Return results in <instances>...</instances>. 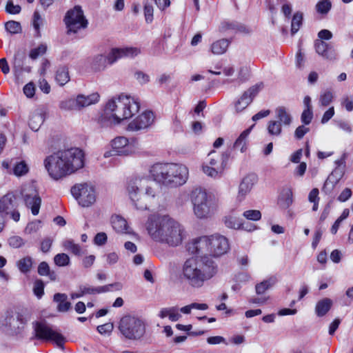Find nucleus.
I'll return each mask as SVG.
<instances>
[{
  "instance_id": "f257e3e1",
  "label": "nucleus",
  "mask_w": 353,
  "mask_h": 353,
  "mask_svg": "<svg viewBox=\"0 0 353 353\" xmlns=\"http://www.w3.org/2000/svg\"><path fill=\"white\" fill-rule=\"evenodd\" d=\"M44 165L50 177L58 180L83 168V153L77 148L58 151L45 159Z\"/></svg>"
},
{
  "instance_id": "f03ea898",
  "label": "nucleus",
  "mask_w": 353,
  "mask_h": 353,
  "mask_svg": "<svg viewBox=\"0 0 353 353\" xmlns=\"http://www.w3.org/2000/svg\"><path fill=\"white\" fill-rule=\"evenodd\" d=\"M146 229L155 241L171 246H177L182 241L181 225L168 215H150L146 222Z\"/></svg>"
},
{
  "instance_id": "7ed1b4c3",
  "label": "nucleus",
  "mask_w": 353,
  "mask_h": 353,
  "mask_svg": "<svg viewBox=\"0 0 353 353\" xmlns=\"http://www.w3.org/2000/svg\"><path fill=\"white\" fill-rule=\"evenodd\" d=\"M217 271V265L206 254L190 258L185 261L183 266L184 278L188 284L194 288L203 286L204 282L212 279Z\"/></svg>"
},
{
  "instance_id": "20e7f679",
  "label": "nucleus",
  "mask_w": 353,
  "mask_h": 353,
  "mask_svg": "<svg viewBox=\"0 0 353 353\" xmlns=\"http://www.w3.org/2000/svg\"><path fill=\"white\" fill-rule=\"evenodd\" d=\"M150 172L155 181L170 188L183 185L188 177L187 167L176 163H156Z\"/></svg>"
},
{
  "instance_id": "39448f33",
  "label": "nucleus",
  "mask_w": 353,
  "mask_h": 353,
  "mask_svg": "<svg viewBox=\"0 0 353 353\" xmlns=\"http://www.w3.org/2000/svg\"><path fill=\"white\" fill-rule=\"evenodd\" d=\"M128 192L131 201L138 210H148V204L154 199L157 190L147 179L136 178L129 181Z\"/></svg>"
},
{
  "instance_id": "423d86ee",
  "label": "nucleus",
  "mask_w": 353,
  "mask_h": 353,
  "mask_svg": "<svg viewBox=\"0 0 353 353\" xmlns=\"http://www.w3.org/2000/svg\"><path fill=\"white\" fill-rule=\"evenodd\" d=\"M229 248L227 238L222 235L213 234L210 236H203L195 239L188 250L196 255L203 254L205 250L211 256L219 257L225 254Z\"/></svg>"
},
{
  "instance_id": "0eeeda50",
  "label": "nucleus",
  "mask_w": 353,
  "mask_h": 353,
  "mask_svg": "<svg viewBox=\"0 0 353 353\" xmlns=\"http://www.w3.org/2000/svg\"><path fill=\"white\" fill-rule=\"evenodd\" d=\"M119 330L126 339L139 341L145 334L146 323L141 316L127 314L120 319Z\"/></svg>"
},
{
  "instance_id": "6e6552de",
  "label": "nucleus",
  "mask_w": 353,
  "mask_h": 353,
  "mask_svg": "<svg viewBox=\"0 0 353 353\" xmlns=\"http://www.w3.org/2000/svg\"><path fill=\"white\" fill-rule=\"evenodd\" d=\"M27 324V320L19 312L7 311L0 319V330L7 336L21 335Z\"/></svg>"
},
{
  "instance_id": "1a4fd4ad",
  "label": "nucleus",
  "mask_w": 353,
  "mask_h": 353,
  "mask_svg": "<svg viewBox=\"0 0 353 353\" xmlns=\"http://www.w3.org/2000/svg\"><path fill=\"white\" fill-rule=\"evenodd\" d=\"M140 108L137 99L121 94L117 99V108L112 114L115 123H120L122 120L131 118Z\"/></svg>"
},
{
  "instance_id": "9d476101",
  "label": "nucleus",
  "mask_w": 353,
  "mask_h": 353,
  "mask_svg": "<svg viewBox=\"0 0 353 353\" xmlns=\"http://www.w3.org/2000/svg\"><path fill=\"white\" fill-rule=\"evenodd\" d=\"M140 53V50L136 48H114L108 56L98 54L94 57L92 61V68L96 70H103L107 63L112 64L117 59L123 57H134Z\"/></svg>"
},
{
  "instance_id": "9b49d317",
  "label": "nucleus",
  "mask_w": 353,
  "mask_h": 353,
  "mask_svg": "<svg viewBox=\"0 0 353 353\" xmlns=\"http://www.w3.org/2000/svg\"><path fill=\"white\" fill-rule=\"evenodd\" d=\"M191 196L195 215L199 219L210 216L214 208L212 199L208 196L206 192L201 188H196L192 192Z\"/></svg>"
},
{
  "instance_id": "f8f14e48",
  "label": "nucleus",
  "mask_w": 353,
  "mask_h": 353,
  "mask_svg": "<svg viewBox=\"0 0 353 353\" xmlns=\"http://www.w3.org/2000/svg\"><path fill=\"white\" fill-rule=\"evenodd\" d=\"M63 21L67 28L68 34H76L80 29L86 28L88 25V21L80 6H75L72 9L69 10Z\"/></svg>"
},
{
  "instance_id": "ddd939ff",
  "label": "nucleus",
  "mask_w": 353,
  "mask_h": 353,
  "mask_svg": "<svg viewBox=\"0 0 353 353\" xmlns=\"http://www.w3.org/2000/svg\"><path fill=\"white\" fill-rule=\"evenodd\" d=\"M20 194L26 206L30 208L33 215H37L41 205V199L35 185L32 183L23 185L21 187Z\"/></svg>"
},
{
  "instance_id": "4468645a",
  "label": "nucleus",
  "mask_w": 353,
  "mask_h": 353,
  "mask_svg": "<svg viewBox=\"0 0 353 353\" xmlns=\"http://www.w3.org/2000/svg\"><path fill=\"white\" fill-rule=\"evenodd\" d=\"M32 325L36 339L54 341L59 347L63 348L65 338L62 334L52 330L42 322L34 321L32 323Z\"/></svg>"
},
{
  "instance_id": "2eb2a0df",
  "label": "nucleus",
  "mask_w": 353,
  "mask_h": 353,
  "mask_svg": "<svg viewBox=\"0 0 353 353\" xmlns=\"http://www.w3.org/2000/svg\"><path fill=\"white\" fill-rule=\"evenodd\" d=\"M71 194L82 207H88L95 201V194L92 188L86 183L76 184L71 188Z\"/></svg>"
},
{
  "instance_id": "dca6fc26",
  "label": "nucleus",
  "mask_w": 353,
  "mask_h": 353,
  "mask_svg": "<svg viewBox=\"0 0 353 353\" xmlns=\"http://www.w3.org/2000/svg\"><path fill=\"white\" fill-rule=\"evenodd\" d=\"M345 154H344L342 159L336 161L335 163L337 164V167L328 176L322 188V191L325 194H330L343 176L345 168Z\"/></svg>"
},
{
  "instance_id": "f3484780",
  "label": "nucleus",
  "mask_w": 353,
  "mask_h": 353,
  "mask_svg": "<svg viewBox=\"0 0 353 353\" xmlns=\"http://www.w3.org/2000/svg\"><path fill=\"white\" fill-rule=\"evenodd\" d=\"M263 87V83L259 82L245 90L234 103L236 111L240 112L245 110L253 101Z\"/></svg>"
},
{
  "instance_id": "a211bd4d",
  "label": "nucleus",
  "mask_w": 353,
  "mask_h": 353,
  "mask_svg": "<svg viewBox=\"0 0 353 353\" xmlns=\"http://www.w3.org/2000/svg\"><path fill=\"white\" fill-rule=\"evenodd\" d=\"M154 121V116L152 111H145L136 117L128 125L130 131H139L149 128Z\"/></svg>"
},
{
  "instance_id": "6ab92c4d",
  "label": "nucleus",
  "mask_w": 353,
  "mask_h": 353,
  "mask_svg": "<svg viewBox=\"0 0 353 353\" xmlns=\"http://www.w3.org/2000/svg\"><path fill=\"white\" fill-rule=\"evenodd\" d=\"M314 48L316 52L327 60H334L336 57V52L330 43H326L321 40H316L314 41Z\"/></svg>"
},
{
  "instance_id": "aec40b11",
  "label": "nucleus",
  "mask_w": 353,
  "mask_h": 353,
  "mask_svg": "<svg viewBox=\"0 0 353 353\" xmlns=\"http://www.w3.org/2000/svg\"><path fill=\"white\" fill-rule=\"evenodd\" d=\"M112 148L118 155H128L132 152V146L125 137H118L112 140Z\"/></svg>"
},
{
  "instance_id": "412c9836",
  "label": "nucleus",
  "mask_w": 353,
  "mask_h": 353,
  "mask_svg": "<svg viewBox=\"0 0 353 353\" xmlns=\"http://www.w3.org/2000/svg\"><path fill=\"white\" fill-rule=\"evenodd\" d=\"M257 181L258 177L255 174L252 173L245 176L239 185L238 198L243 199L250 192Z\"/></svg>"
},
{
  "instance_id": "4be33fe9",
  "label": "nucleus",
  "mask_w": 353,
  "mask_h": 353,
  "mask_svg": "<svg viewBox=\"0 0 353 353\" xmlns=\"http://www.w3.org/2000/svg\"><path fill=\"white\" fill-rule=\"evenodd\" d=\"M219 30L221 32L232 30L234 32L243 34H249L250 32L249 28L245 25L235 21H223L220 25Z\"/></svg>"
},
{
  "instance_id": "5701e85b",
  "label": "nucleus",
  "mask_w": 353,
  "mask_h": 353,
  "mask_svg": "<svg viewBox=\"0 0 353 353\" xmlns=\"http://www.w3.org/2000/svg\"><path fill=\"white\" fill-rule=\"evenodd\" d=\"M46 119V112L42 109L34 110L30 115L29 119V127L34 132L39 130Z\"/></svg>"
},
{
  "instance_id": "b1692460",
  "label": "nucleus",
  "mask_w": 353,
  "mask_h": 353,
  "mask_svg": "<svg viewBox=\"0 0 353 353\" xmlns=\"http://www.w3.org/2000/svg\"><path fill=\"white\" fill-rule=\"evenodd\" d=\"M53 301L57 303V310L59 312H66L71 308V303L68 301V296L64 293H56Z\"/></svg>"
},
{
  "instance_id": "393cba45",
  "label": "nucleus",
  "mask_w": 353,
  "mask_h": 353,
  "mask_svg": "<svg viewBox=\"0 0 353 353\" xmlns=\"http://www.w3.org/2000/svg\"><path fill=\"white\" fill-rule=\"evenodd\" d=\"M254 125L250 128L243 130L235 142L233 143L232 149L239 150L241 152H244L247 149L248 137L253 128Z\"/></svg>"
},
{
  "instance_id": "a878e982",
  "label": "nucleus",
  "mask_w": 353,
  "mask_h": 353,
  "mask_svg": "<svg viewBox=\"0 0 353 353\" xmlns=\"http://www.w3.org/2000/svg\"><path fill=\"white\" fill-rule=\"evenodd\" d=\"M16 196L13 192H8L1 197L0 199V212H6L8 214V210H10L14 207V201Z\"/></svg>"
},
{
  "instance_id": "bb28decb",
  "label": "nucleus",
  "mask_w": 353,
  "mask_h": 353,
  "mask_svg": "<svg viewBox=\"0 0 353 353\" xmlns=\"http://www.w3.org/2000/svg\"><path fill=\"white\" fill-rule=\"evenodd\" d=\"M99 94L94 92L89 95L79 94L77 96L79 110L83 108L97 103L99 100Z\"/></svg>"
},
{
  "instance_id": "cd10ccee",
  "label": "nucleus",
  "mask_w": 353,
  "mask_h": 353,
  "mask_svg": "<svg viewBox=\"0 0 353 353\" xmlns=\"http://www.w3.org/2000/svg\"><path fill=\"white\" fill-rule=\"evenodd\" d=\"M332 305V301L329 298H324L317 302L315 307V312L318 316H325L330 310Z\"/></svg>"
},
{
  "instance_id": "c85d7f7f",
  "label": "nucleus",
  "mask_w": 353,
  "mask_h": 353,
  "mask_svg": "<svg viewBox=\"0 0 353 353\" xmlns=\"http://www.w3.org/2000/svg\"><path fill=\"white\" fill-rule=\"evenodd\" d=\"M37 272L40 276H48L50 281H55L57 274L54 270H51L49 265L46 261L41 262L37 268Z\"/></svg>"
},
{
  "instance_id": "c756f323",
  "label": "nucleus",
  "mask_w": 353,
  "mask_h": 353,
  "mask_svg": "<svg viewBox=\"0 0 353 353\" xmlns=\"http://www.w3.org/2000/svg\"><path fill=\"white\" fill-rule=\"evenodd\" d=\"M70 75L68 68L65 65L59 66L55 74V80L59 85L63 86L70 81Z\"/></svg>"
},
{
  "instance_id": "7c9ffc66",
  "label": "nucleus",
  "mask_w": 353,
  "mask_h": 353,
  "mask_svg": "<svg viewBox=\"0 0 353 353\" xmlns=\"http://www.w3.org/2000/svg\"><path fill=\"white\" fill-rule=\"evenodd\" d=\"M277 282V279L276 276H272L268 278L266 280L263 281L262 282L258 283L255 286L256 293L259 295L263 294L274 285Z\"/></svg>"
},
{
  "instance_id": "2f4dec72",
  "label": "nucleus",
  "mask_w": 353,
  "mask_h": 353,
  "mask_svg": "<svg viewBox=\"0 0 353 353\" xmlns=\"http://www.w3.org/2000/svg\"><path fill=\"white\" fill-rule=\"evenodd\" d=\"M250 77V74L249 68L246 66H242L239 68L236 79H225L223 81V83H231L236 81L238 84H241L248 81Z\"/></svg>"
},
{
  "instance_id": "473e14b6",
  "label": "nucleus",
  "mask_w": 353,
  "mask_h": 353,
  "mask_svg": "<svg viewBox=\"0 0 353 353\" xmlns=\"http://www.w3.org/2000/svg\"><path fill=\"white\" fill-rule=\"evenodd\" d=\"M276 117L280 123L285 125H290L292 123V117L287 110L283 106H279L275 110Z\"/></svg>"
},
{
  "instance_id": "72a5a7b5",
  "label": "nucleus",
  "mask_w": 353,
  "mask_h": 353,
  "mask_svg": "<svg viewBox=\"0 0 353 353\" xmlns=\"http://www.w3.org/2000/svg\"><path fill=\"white\" fill-rule=\"evenodd\" d=\"M230 43L227 39L218 40L212 44L211 51L214 54H222L226 52Z\"/></svg>"
},
{
  "instance_id": "f704fd0d",
  "label": "nucleus",
  "mask_w": 353,
  "mask_h": 353,
  "mask_svg": "<svg viewBox=\"0 0 353 353\" xmlns=\"http://www.w3.org/2000/svg\"><path fill=\"white\" fill-rule=\"evenodd\" d=\"M111 222L114 230L117 232H129L127 221L121 216L117 215L112 217Z\"/></svg>"
},
{
  "instance_id": "c9c22d12",
  "label": "nucleus",
  "mask_w": 353,
  "mask_h": 353,
  "mask_svg": "<svg viewBox=\"0 0 353 353\" xmlns=\"http://www.w3.org/2000/svg\"><path fill=\"white\" fill-rule=\"evenodd\" d=\"M292 192L290 189L283 191L279 199V204L282 209H288L292 203Z\"/></svg>"
},
{
  "instance_id": "e433bc0d",
  "label": "nucleus",
  "mask_w": 353,
  "mask_h": 353,
  "mask_svg": "<svg viewBox=\"0 0 353 353\" xmlns=\"http://www.w3.org/2000/svg\"><path fill=\"white\" fill-rule=\"evenodd\" d=\"M303 14L300 11L296 12L292 19L291 22V34H295L303 24Z\"/></svg>"
},
{
  "instance_id": "4c0bfd02",
  "label": "nucleus",
  "mask_w": 353,
  "mask_h": 353,
  "mask_svg": "<svg viewBox=\"0 0 353 353\" xmlns=\"http://www.w3.org/2000/svg\"><path fill=\"white\" fill-rule=\"evenodd\" d=\"M32 263V257L27 256L18 261L17 267L22 273L26 274L30 271Z\"/></svg>"
},
{
  "instance_id": "58836bf2",
  "label": "nucleus",
  "mask_w": 353,
  "mask_h": 353,
  "mask_svg": "<svg viewBox=\"0 0 353 353\" xmlns=\"http://www.w3.org/2000/svg\"><path fill=\"white\" fill-rule=\"evenodd\" d=\"M77 98L68 99L60 102L59 108L64 110H79Z\"/></svg>"
},
{
  "instance_id": "ea45409f",
  "label": "nucleus",
  "mask_w": 353,
  "mask_h": 353,
  "mask_svg": "<svg viewBox=\"0 0 353 353\" xmlns=\"http://www.w3.org/2000/svg\"><path fill=\"white\" fill-rule=\"evenodd\" d=\"M65 250L70 251L76 256H81L82 254V250L79 244H77L72 239H67L63 243Z\"/></svg>"
},
{
  "instance_id": "a19ab883",
  "label": "nucleus",
  "mask_w": 353,
  "mask_h": 353,
  "mask_svg": "<svg viewBox=\"0 0 353 353\" xmlns=\"http://www.w3.org/2000/svg\"><path fill=\"white\" fill-rule=\"evenodd\" d=\"M203 170L208 176L216 178L222 174L224 169L223 165H217V167H210L209 165H203Z\"/></svg>"
},
{
  "instance_id": "79ce46f5",
  "label": "nucleus",
  "mask_w": 353,
  "mask_h": 353,
  "mask_svg": "<svg viewBox=\"0 0 353 353\" xmlns=\"http://www.w3.org/2000/svg\"><path fill=\"white\" fill-rule=\"evenodd\" d=\"M315 8L318 13L325 15L331 10L332 3L330 0H321L316 3Z\"/></svg>"
},
{
  "instance_id": "37998d69",
  "label": "nucleus",
  "mask_w": 353,
  "mask_h": 353,
  "mask_svg": "<svg viewBox=\"0 0 353 353\" xmlns=\"http://www.w3.org/2000/svg\"><path fill=\"white\" fill-rule=\"evenodd\" d=\"M70 257L65 253H59L54 256V262L59 267L67 266L70 264Z\"/></svg>"
},
{
  "instance_id": "c03bdc74",
  "label": "nucleus",
  "mask_w": 353,
  "mask_h": 353,
  "mask_svg": "<svg viewBox=\"0 0 353 353\" xmlns=\"http://www.w3.org/2000/svg\"><path fill=\"white\" fill-rule=\"evenodd\" d=\"M349 214H350L349 209L345 208L343 210L341 215L335 221V222L334 223V224L332 225V226L330 229L332 234H335L337 232L341 223L343 220H345V219H347L348 217Z\"/></svg>"
},
{
  "instance_id": "a18cd8bd",
  "label": "nucleus",
  "mask_w": 353,
  "mask_h": 353,
  "mask_svg": "<svg viewBox=\"0 0 353 353\" xmlns=\"http://www.w3.org/2000/svg\"><path fill=\"white\" fill-rule=\"evenodd\" d=\"M268 131L272 135L279 136L282 131L281 124L279 121H270L268 123Z\"/></svg>"
},
{
  "instance_id": "49530a36",
  "label": "nucleus",
  "mask_w": 353,
  "mask_h": 353,
  "mask_svg": "<svg viewBox=\"0 0 353 353\" xmlns=\"http://www.w3.org/2000/svg\"><path fill=\"white\" fill-rule=\"evenodd\" d=\"M29 168L25 161L18 162L14 167L13 172L16 176H21L28 173Z\"/></svg>"
},
{
  "instance_id": "de8ad7c7",
  "label": "nucleus",
  "mask_w": 353,
  "mask_h": 353,
  "mask_svg": "<svg viewBox=\"0 0 353 353\" xmlns=\"http://www.w3.org/2000/svg\"><path fill=\"white\" fill-rule=\"evenodd\" d=\"M333 94L332 92L327 90L320 95L319 98V105L323 107L328 106L330 103L332 101Z\"/></svg>"
},
{
  "instance_id": "09e8293b",
  "label": "nucleus",
  "mask_w": 353,
  "mask_h": 353,
  "mask_svg": "<svg viewBox=\"0 0 353 353\" xmlns=\"http://www.w3.org/2000/svg\"><path fill=\"white\" fill-rule=\"evenodd\" d=\"M5 28L11 34H17L21 31V26L19 22L9 21L6 23Z\"/></svg>"
},
{
  "instance_id": "8fccbe9b",
  "label": "nucleus",
  "mask_w": 353,
  "mask_h": 353,
  "mask_svg": "<svg viewBox=\"0 0 353 353\" xmlns=\"http://www.w3.org/2000/svg\"><path fill=\"white\" fill-rule=\"evenodd\" d=\"M44 283L41 279H37L34 283L33 292L34 295L38 298L41 299L44 294Z\"/></svg>"
},
{
  "instance_id": "3c124183",
  "label": "nucleus",
  "mask_w": 353,
  "mask_h": 353,
  "mask_svg": "<svg viewBox=\"0 0 353 353\" xmlns=\"http://www.w3.org/2000/svg\"><path fill=\"white\" fill-rule=\"evenodd\" d=\"M47 51V46L41 43L37 48H33L30 52V57L36 59L39 56L44 54Z\"/></svg>"
},
{
  "instance_id": "603ef678",
  "label": "nucleus",
  "mask_w": 353,
  "mask_h": 353,
  "mask_svg": "<svg viewBox=\"0 0 353 353\" xmlns=\"http://www.w3.org/2000/svg\"><path fill=\"white\" fill-rule=\"evenodd\" d=\"M243 216L248 220L259 221L261 219V213L257 210H249L243 213Z\"/></svg>"
},
{
  "instance_id": "864d4df0",
  "label": "nucleus",
  "mask_w": 353,
  "mask_h": 353,
  "mask_svg": "<svg viewBox=\"0 0 353 353\" xmlns=\"http://www.w3.org/2000/svg\"><path fill=\"white\" fill-rule=\"evenodd\" d=\"M8 243L12 248H19L25 245V241L19 236H12L8 239Z\"/></svg>"
},
{
  "instance_id": "5fc2aeb1",
  "label": "nucleus",
  "mask_w": 353,
  "mask_h": 353,
  "mask_svg": "<svg viewBox=\"0 0 353 353\" xmlns=\"http://www.w3.org/2000/svg\"><path fill=\"white\" fill-rule=\"evenodd\" d=\"M224 223L226 227L232 229H240L242 225L236 218L232 216H226Z\"/></svg>"
},
{
  "instance_id": "6e6d98bb",
  "label": "nucleus",
  "mask_w": 353,
  "mask_h": 353,
  "mask_svg": "<svg viewBox=\"0 0 353 353\" xmlns=\"http://www.w3.org/2000/svg\"><path fill=\"white\" fill-rule=\"evenodd\" d=\"M144 16L145 19V21L148 23H151L153 21V6L150 4L148 2L145 3L144 4Z\"/></svg>"
},
{
  "instance_id": "4d7b16f0",
  "label": "nucleus",
  "mask_w": 353,
  "mask_h": 353,
  "mask_svg": "<svg viewBox=\"0 0 353 353\" xmlns=\"http://www.w3.org/2000/svg\"><path fill=\"white\" fill-rule=\"evenodd\" d=\"M313 118V112L312 110L305 109L301 116V122L304 125H309L312 120Z\"/></svg>"
},
{
  "instance_id": "13d9d810",
  "label": "nucleus",
  "mask_w": 353,
  "mask_h": 353,
  "mask_svg": "<svg viewBox=\"0 0 353 353\" xmlns=\"http://www.w3.org/2000/svg\"><path fill=\"white\" fill-rule=\"evenodd\" d=\"M41 17L39 13L37 11H35L33 14V21H32V26L36 30V37H41V32H40V23L39 21H41Z\"/></svg>"
},
{
  "instance_id": "bf43d9fd",
  "label": "nucleus",
  "mask_w": 353,
  "mask_h": 353,
  "mask_svg": "<svg viewBox=\"0 0 353 353\" xmlns=\"http://www.w3.org/2000/svg\"><path fill=\"white\" fill-rule=\"evenodd\" d=\"M6 12L11 14H17L21 12V7L19 5H14L12 1H8L6 6Z\"/></svg>"
},
{
  "instance_id": "052dcab7",
  "label": "nucleus",
  "mask_w": 353,
  "mask_h": 353,
  "mask_svg": "<svg viewBox=\"0 0 353 353\" xmlns=\"http://www.w3.org/2000/svg\"><path fill=\"white\" fill-rule=\"evenodd\" d=\"M310 128L304 126L303 125H299L294 132V137L296 139H301L308 132Z\"/></svg>"
},
{
  "instance_id": "680f3d73",
  "label": "nucleus",
  "mask_w": 353,
  "mask_h": 353,
  "mask_svg": "<svg viewBox=\"0 0 353 353\" xmlns=\"http://www.w3.org/2000/svg\"><path fill=\"white\" fill-rule=\"evenodd\" d=\"M113 287H117V290H120L121 288V285L119 283H114L104 286L97 287V294L109 292Z\"/></svg>"
},
{
  "instance_id": "e2e57ef3",
  "label": "nucleus",
  "mask_w": 353,
  "mask_h": 353,
  "mask_svg": "<svg viewBox=\"0 0 353 353\" xmlns=\"http://www.w3.org/2000/svg\"><path fill=\"white\" fill-rule=\"evenodd\" d=\"M134 77L141 84H145L150 81V77L141 71H137L134 73Z\"/></svg>"
},
{
  "instance_id": "0e129e2a",
  "label": "nucleus",
  "mask_w": 353,
  "mask_h": 353,
  "mask_svg": "<svg viewBox=\"0 0 353 353\" xmlns=\"http://www.w3.org/2000/svg\"><path fill=\"white\" fill-rule=\"evenodd\" d=\"M23 93L28 98L33 97L35 93V87L34 83L32 82L27 83L23 87Z\"/></svg>"
},
{
  "instance_id": "69168bd1",
  "label": "nucleus",
  "mask_w": 353,
  "mask_h": 353,
  "mask_svg": "<svg viewBox=\"0 0 353 353\" xmlns=\"http://www.w3.org/2000/svg\"><path fill=\"white\" fill-rule=\"evenodd\" d=\"M107 235L105 232H99L94 239V242L97 245H103L107 242Z\"/></svg>"
},
{
  "instance_id": "338daca9",
  "label": "nucleus",
  "mask_w": 353,
  "mask_h": 353,
  "mask_svg": "<svg viewBox=\"0 0 353 353\" xmlns=\"http://www.w3.org/2000/svg\"><path fill=\"white\" fill-rule=\"evenodd\" d=\"M113 327L112 323H107L103 325H99L97 327V331L101 334H109L112 331Z\"/></svg>"
},
{
  "instance_id": "774afa93",
  "label": "nucleus",
  "mask_w": 353,
  "mask_h": 353,
  "mask_svg": "<svg viewBox=\"0 0 353 353\" xmlns=\"http://www.w3.org/2000/svg\"><path fill=\"white\" fill-rule=\"evenodd\" d=\"M334 115V107H330L327 110H326L321 120V123L322 124H325L327 123Z\"/></svg>"
}]
</instances>
